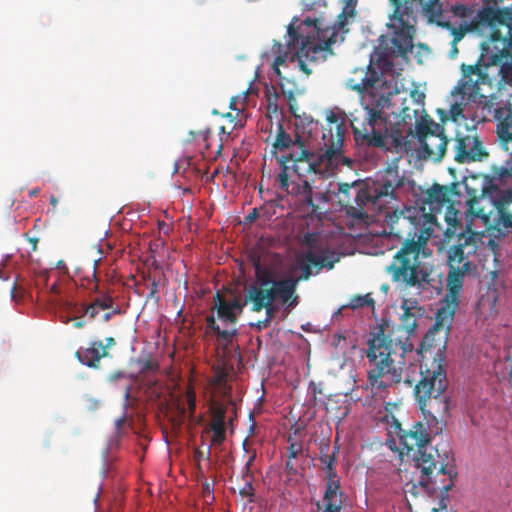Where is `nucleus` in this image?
Masks as SVG:
<instances>
[{
    "mask_svg": "<svg viewBox=\"0 0 512 512\" xmlns=\"http://www.w3.org/2000/svg\"><path fill=\"white\" fill-rule=\"evenodd\" d=\"M450 203V191L447 187L434 184L422 193L420 208L404 207L397 196V203L388 206L386 212L387 235L403 239L401 247L386 267V272L394 282L406 287L418 289L431 288L437 294L442 291V274L422 263L421 259L428 256L427 243L437 225V214Z\"/></svg>",
    "mask_w": 512,
    "mask_h": 512,
    "instance_id": "f257e3e1",
    "label": "nucleus"
},
{
    "mask_svg": "<svg viewBox=\"0 0 512 512\" xmlns=\"http://www.w3.org/2000/svg\"><path fill=\"white\" fill-rule=\"evenodd\" d=\"M326 126L322 135V152H315L308 147L296 134L292 138L279 122L276 126V137L272 142L273 155L277 151L289 150L287 154L277 158L281 166V172L277 175L278 186L287 194L296 196L305 206L317 211L318 206L313 201L312 183L310 174L320 178L334 176L341 167L353 169L355 161L344 155V123L334 112H329L326 117Z\"/></svg>",
    "mask_w": 512,
    "mask_h": 512,
    "instance_id": "f03ea898",
    "label": "nucleus"
},
{
    "mask_svg": "<svg viewBox=\"0 0 512 512\" xmlns=\"http://www.w3.org/2000/svg\"><path fill=\"white\" fill-rule=\"evenodd\" d=\"M367 69L359 70L363 74L359 80L350 78L346 83L348 88L361 94L360 109L352 112L350 119L354 138L358 143L382 150H390L389 143L396 153L408 154L409 138H415V132L409 129L404 135L399 129H390L389 118L394 115L406 124L418 110L411 114L407 98L401 97L396 89L392 90L370 65Z\"/></svg>",
    "mask_w": 512,
    "mask_h": 512,
    "instance_id": "7ed1b4c3",
    "label": "nucleus"
},
{
    "mask_svg": "<svg viewBox=\"0 0 512 512\" xmlns=\"http://www.w3.org/2000/svg\"><path fill=\"white\" fill-rule=\"evenodd\" d=\"M394 7L390 27L394 29L391 39V54L406 56L413 48L417 15L422 14L430 21L446 28L453 36L451 57L458 53L457 43L468 32H474L487 39L491 38L494 28L479 22V15L473 6L456 3L443 7L440 0H390Z\"/></svg>",
    "mask_w": 512,
    "mask_h": 512,
    "instance_id": "20e7f679",
    "label": "nucleus"
},
{
    "mask_svg": "<svg viewBox=\"0 0 512 512\" xmlns=\"http://www.w3.org/2000/svg\"><path fill=\"white\" fill-rule=\"evenodd\" d=\"M404 186V177L397 166H388L375 180H367L359 185L338 184V202L346 213L359 220H371L384 225L387 234L386 212L388 206L397 203V190Z\"/></svg>",
    "mask_w": 512,
    "mask_h": 512,
    "instance_id": "39448f33",
    "label": "nucleus"
},
{
    "mask_svg": "<svg viewBox=\"0 0 512 512\" xmlns=\"http://www.w3.org/2000/svg\"><path fill=\"white\" fill-rule=\"evenodd\" d=\"M482 54L473 65H461L462 78L452 91L475 98L482 85L512 87V28L494 29L481 44Z\"/></svg>",
    "mask_w": 512,
    "mask_h": 512,
    "instance_id": "423d86ee",
    "label": "nucleus"
},
{
    "mask_svg": "<svg viewBox=\"0 0 512 512\" xmlns=\"http://www.w3.org/2000/svg\"><path fill=\"white\" fill-rule=\"evenodd\" d=\"M338 30L335 27H324L319 19L306 18L299 27L290 24L288 27L287 51L281 53L282 45L273 47L279 54L273 62V70L281 76L279 67L289 58L306 75H310L319 60L325 61L332 54V46L337 42Z\"/></svg>",
    "mask_w": 512,
    "mask_h": 512,
    "instance_id": "0eeeda50",
    "label": "nucleus"
},
{
    "mask_svg": "<svg viewBox=\"0 0 512 512\" xmlns=\"http://www.w3.org/2000/svg\"><path fill=\"white\" fill-rule=\"evenodd\" d=\"M411 350L412 344L391 339L385 334V327L378 325L371 333L366 351L370 365L367 381L371 388L385 390L399 384L406 365L405 354Z\"/></svg>",
    "mask_w": 512,
    "mask_h": 512,
    "instance_id": "6e6552de",
    "label": "nucleus"
},
{
    "mask_svg": "<svg viewBox=\"0 0 512 512\" xmlns=\"http://www.w3.org/2000/svg\"><path fill=\"white\" fill-rule=\"evenodd\" d=\"M421 378L414 388V397L426 420L443 421L449 411L447 374L441 360L420 364Z\"/></svg>",
    "mask_w": 512,
    "mask_h": 512,
    "instance_id": "1a4fd4ad",
    "label": "nucleus"
},
{
    "mask_svg": "<svg viewBox=\"0 0 512 512\" xmlns=\"http://www.w3.org/2000/svg\"><path fill=\"white\" fill-rule=\"evenodd\" d=\"M409 456L416 473H419L418 483L427 494L433 495L437 491L447 494L453 487L457 471L454 458L448 451L441 454L438 449L427 446Z\"/></svg>",
    "mask_w": 512,
    "mask_h": 512,
    "instance_id": "9d476101",
    "label": "nucleus"
},
{
    "mask_svg": "<svg viewBox=\"0 0 512 512\" xmlns=\"http://www.w3.org/2000/svg\"><path fill=\"white\" fill-rule=\"evenodd\" d=\"M477 243V234L473 232H469L468 235L460 234L458 244L452 245L447 251L449 272L447 275L446 294L443 299L450 303L460 304L464 277L470 272L472 267L469 257L476 253Z\"/></svg>",
    "mask_w": 512,
    "mask_h": 512,
    "instance_id": "9b49d317",
    "label": "nucleus"
},
{
    "mask_svg": "<svg viewBox=\"0 0 512 512\" xmlns=\"http://www.w3.org/2000/svg\"><path fill=\"white\" fill-rule=\"evenodd\" d=\"M213 301L211 314L206 317L205 333L215 336L216 341L227 348L238 334L235 325L247 302L245 298L242 301L239 297L227 300L220 292L214 295Z\"/></svg>",
    "mask_w": 512,
    "mask_h": 512,
    "instance_id": "f8f14e48",
    "label": "nucleus"
},
{
    "mask_svg": "<svg viewBox=\"0 0 512 512\" xmlns=\"http://www.w3.org/2000/svg\"><path fill=\"white\" fill-rule=\"evenodd\" d=\"M459 305L443 299V306L436 313L434 325L425 334L419 346L418 354L421 355V363L441 360V364L444 365L448 333Z\"/></svg>",
    "mask_w": 512,
    "mask_h": 512,
    "instance_id": "ddd939ff",
    "label": "nucleus"
},
{
    "mask_svg": "<svg viewBox=\"0 0 512 512\" xmlns=\"http://www.w3.org/2000/svg\"><path fill=\"white\" fill-rule=\"evenodd\" d=\"M298 280L293 277L280 279L267 286H249L245 294L247 304H251V311L260 312L269 304L281 303L285 310L290 312L298 305V296L295 294Z\"/></svg>",
    "mask_w": 512,
    "mask_h": 512,
    "instance_id": "4468645a",
    "label": "nucleus"
},
{
    "mask_svg": "<svg viewBox=\"0 0 512 512\" xmlns=\"http://www.w3.org/2000/svg\"><path fill=\"white\" fill-rule=\"evenodd\" d=\"M415 138L419 143V156L440 162L445 156L449 139L444 133V127L431 117L424 116L415 125Z\"/></svg>",
    "mask_w": 512,
    "mask_h": 512,
    "instance_id": "2eb2a0df",
    "label": "nucleus"
},
{
    "mask_svg": "<svg viewBox=\"0 0 512 512\" xmlns=\"http://www.w3.org/2000/svg\"><path fill=\"white\" fill-rule=\"evenodd\" d=\"M452 152L454 161L459 164L483 161L489 156L476 129L467 130L466 133L457 131Z\"/></svg>",
    "mask_w": 512,
    "mask_h": 512,
    "instance_id": "dca6fc26",
    "label": "nucleus"
},
{
    "mask_svg": "<svg viewBox=\"0 0 512 512\" xmlns=\"http://www.w3.org/2000/svg\"><path fill=\"white\" fill-rule=\"evenodd\" d=\"M505 0H484L482 6L475 10L479 22L491 25L494 29L512 28V5L502 7Z\"/></svg>",
    "mask_w": 512,
    "mask_h": 512,
    "instance_id": "f3484780",
    "label": "nucleus"
},
{
    "mask_svg": "<svg viewBox=\"0 0 512 512\" xmlns=\"http://www.w3.org/2000/svg\"><path fill=\"white\" fill-rule=\"evenodd\" d=\"M399 441L406 449L407 454L410 455L415 450H421L429 446L431 436L423 423L415 422L408 431L401 430Z\"/></svg>",
    "mask_w": 512,
    "mask_h": 512,
    "instance_id": "a211bd4d",
    "label": "nucleus"
},
{
    "mask_svg": "<svg viewBox=\"0 0 512 512\" xmlns=\"http://www.w3.org/2000/svg\"><path fill=\"white\" fill-rule=\"evenodd\" d=\"M336 260H331L326 254L316 253L315 251H305L296 260V268L301 270V275L294 280H308L312 275L311 267L314 266L318 269L328 268L332 269Z\"/></svg>",
    "mask_w": 512,
    "mask_h": 512,
    "instance_id": "6ab92c4d",
    "label": "nucleus"
},
{
    "mask_svg": "<svg viewBox=\"0 0 512 512\" xmlns=\"http://www.w3.org/2000/svg\"><path fill=\"white\" fill-rule=\"evenodd\" d=\"M326 489L323 497L322 512H340L343 507L342 491L337 476L336 467L326 470Z\"/></svg>",
    "mask_w": 512,
    "mask_h": 512,
    "instance_id": "aec40b11",
    "label": "nucleus"
},
{
    "mask_svg": "<svg viewBox=\"0 0 512 512\" xmlns=\"http://www.w3.org/2000/svg\"><path fill=\"white\" fill-rule=\"evenodd\" d=\"M401 309L403 313L400 316V327L408 336H411L415 333L418 321L424 317L426 310L412 298H403Z\"/></svg>",
    "mask_w": 512,
    "mask_h": 512,
    "instance_id": "412c9836",
    "label": "nucleus"
},
{
    "mask_svg": "<svg viewBox=\"0 0 512 512\" xmlns=\"http://www.w3.org/2000/svg\"><path fill=\"white\" fill-rule=\"evenodd\" d=\"M108 355L102 341H93L88 348H80L75 352V357L80 363L91 368H97L102 358Z\"/></svg>",
    "mask_w": 512,
    "mask_h": 512,
    "instance_id": "4be33fe9",
    "label": "nucleus"
},
{
    "mask_svg": "<svg viewBox=\"0 0 512 512\" xmlns=\"http://www.w3.org/2000/svg\"><path fill=\"white\" fill-rule=\"evenodd\" d=\"M100 259L93 261V271L91 279L88 278V284H92V287H88L94 292L98 293V296L95 297L92 301L100 310H107L109 307L115 303L113 296L110 293H104L99 290V279L97 276V269L99 265Z\"/></svg>",
    "mask_w": 512,
    "mask_h": 512,
    "instance_id": "5701e85b",
    "label": "nucleus"
},
{
    "mask_svg": "<svg viewBox=\"0 0 512 512\" xmlns=\"http://www.w3.org/2000/svg\"><path fill=\"white\" fill-rule=\"evenodd\" d=\"M499 222L505 228H512V190L503 193L496 203Z\"/></svg>",
    "mask_w": 512,
    "mask_h": 512,
    "instance_id": "b1692460",
    "label": "nucleus"
},
{
    "mask_svg": "<svg viewBox=\"0 0 512 512\" xmlns=\"http://www.w3.org/2000/svg\"><path fill=\"white\" fill-rule=\"evenodd\" d=\"M499 141L505 150H509L512 146V111L508 110L505 117H503L497 124L496 129Z\"/></svg>",
    "mask_w": 512,
    "mask_h": 512,
    "instance_id": "393cba45",
    "label": "nucleus"
},
{
    "mask_svg": "<svg viewBox=\"0 0 512 512\" xmlns=\"http://www.w3.org/2000/svg\"><path fill=\"white\" fill-rule=\"evenodd\" d=\"M254 269L256 281L250 286H267L280 280L274 277L270 268L263 267L259 260L254 261Z\"/></svg>",
    "mask_w": 512,
    "mask_h": 512,
    "instance_id": "a878e982",
    "label": "nucleus"
},
{
    "mask_svg": "<svg viewBox=\"0 0 512 512\" xmlns=\"http://www.w3.org/2000/svg\"><path fill=\"white\" fill-rule=\"evenodd\" d=\"M210 429L226 428V408L222 404H213L211 406Z\"/></svg>",
    "mask_w": 512,
    "mask_h": 512,
    "instance_id": "bb28decb",
    "label": "nucleus"
},
{
    "mask_svg": "<svg viewBox=\"0 0 512 512\" xmlns=\"http://www.w3.org/2000/svg\"><path fill=\"white\" fill-rule=\"evenodd\" d=\"M330 449L329 444H325L320 448L319 460L323 464V469L333 470L337 463V454L339 453V447L335 446L332 454H328Z\"/></svg>",
    "mask_w": 512,
    "mask_h": 512,
    "instance_id": "cd10ccee",
    "label": "nucleus"
},
{
    "mask_svg": "<svg viewBox=\"0 0 512 512\" xmlns=\"http://www.w3.org/2000/svg\"><path fill=\"white\" fill-rule=\"evenodd\" d=\"M193 461L195 468L199 476H204V469L201 465V461H206L208 465H211V446H207L206 450L196 447L193 451Z\"/></svg>",
    "mask_w": 512,
    "mask_h": 512,
    "instance_id": "c85d7f7f",
    "label": "nucleus"
},
{
    "mask_svg": "<svg viewBox=\"0 0 512 512\" xmlns=\"http://www.w3.org/2000/svg\"><path fill=\"white\" fill-rule=\"evenodd\" d=\"M248 444H249V439L246 438L242 443V447H243L244 451L248 454V459H247V461L243 467V470H242V479L253 478L252 468H253L254 462L257 458V451L255 449L249 448Z\"/></svg>",
    "mask_w": 512,
    "mask_h": 512,
    "instance_id": "c756f323",
    "label": "nucleus"
},
{
    "mask_svg": "<svg viewBox=\"0 0 512 512\" xmlns=\"http://www.w3.org/2000/svg\"><path fill=\"white\" fill-rule=\"evenodd\" d=\"M348 306L353 310L365 306L374 308V299L371 297L370 293L365 295H356L350 299Z\"/></svg>",
    "mask_w": 512,
    "mask_h": 512,
    "instance_id": "7c9ffc66",
    "label": "nucleus"
},
{
    "mask_svg": "<svg viewBox=\"0 0 512 512\" xmlns=\"http://www.w3.org/2000/svg\"><path fill=\"white\" fill-rule=\"evenodd\" d=\"M318 238V235L315 233H306L303 237V244L307 247V251L325 254L324 250L319 247Z\"/></svg>",
    "mask_w": 512,
    "mask_h": 512,
    "instance_id": "2f4dec72",
    "label": "nucleus"
},
{
    "mask_svg": "<svg viewBox=\"0 0 512 512\" xmlns=\"http://www.w3.org/2000/svg\"><path fill=\"white\" fill-rule=\"evenodd\" d=\"M508 151L510 152V158L503 163L497 172L499 179L503 182L512 179V145L509 146Z\"/></svg>",
    "mask_w": 512,
    "mask_h": 512,
    "instance_id": "473e14b6",
    "label": "nucleus"
},
{
    "mask_svg": "<svg viewBox=\"0 0 512 512\" xmlns=\"http://www.w3.org/2000/svg\"><path fill=\"white\" fill-rule=\"evenodd\" d=\"M288 448H287V458L296 459L303 452V445L301 442L295 440L292 436L287 438Z\"/></svg>",
    "mask_w": 512,
    "mask_h": 512,
    "instance_id": "72a5a7b5",
    "label": "nucleus"
},
{
    "mask_svg": "<svg viewBox=\"0 0 512 512\" xmlns=\"http://www.w3.org/2000/svg\"><path fill=\"white\" fill-rule=\"evenodd\" d=\"M253 478L243 479L245 481L244 486L239 490V494L243 498H247L249 503L254 502L255 489L252 484Z\"/></svg>",
    "mask_w": 512,
    "mask_h": 512,
    "instance_id": "f704fd0d",
    "label": "nucleus"
},
{
    "mask_svg": "<svg viewBox=\"0 0 512 512\" xmlns=\"http://www.w3.org/2000/svg\"><path fill=\"white\" fill-rule=\"evenodd\" d=\"M83 314L88 316L90 320H94L100 312V309L95 305L93 301L89 304L82 305Z\"/></svg>",
    "mask_w": 512,
    "mask_h": 512,
    "instance_id": "c9c22d12",
    "label": "nucleus"
},
{
    "mask_svg": "<svg viewBox=\"0 0 512 512\" xmlns=\"http://www.w3.org/2000/svg\"><path fill=\"white\" fill-rule=\"evenodd\" d=\"M213 435L211 437V445H222L226 440V428L211 430Z\"/></svg>",
    "mask_w": 512,
    "mask_h": 512,
    "instance_id": "e433bc0d",
    "label": "nucleus"
},
{
    "mask_svg": "<svg viewBox=\"0 0 512 512\" xmlns=\"http://www.w3.org/2000/svg\"><path fill=\"white\" fill-rule=\"evenodd\" d=\"M186 402L188 405V410L190 412V415L193 416L196 410V395L193 389H189L186 392Z\"/></svg>",
    "mask_w": 512,
    "mask_h": 512,
    "instance_id": "4c0bfd02",
    "label": "nucleus"
},
{
    "mask_svg": "<svg viewBox=\"0 0 512 512\" xmlns=\"http://www.w3.org/2000/svg\"><path fill=\"white\" fill-rule=\"evenodd\" d=\"M108 311L103 314V321L108 322L110 321L114 316L122 314V309L120 306L115 302L112 307H109L107 309Z\"/></svg>",
    "mask_w": 512,
    "mask_h": 512,
    "instance_id": "58836bf2",
    "label": "nucleus"
},
{
    "mask_svg": "<svg viewBox=\"0 0 512 512\" xmlns=\"http://www.w3.org/2000/svg\"><path fill=\"white\" fill-rule=\"evenodd\" d=\"M263 309H265V319L269 320V322L271 323L278 310V306L276 304H269Z\"/></svg>",
    "mask_w": 512,
    "mask_h": 512,
    "instance_id": "ea45409f",
    "label": "nucleus"
},
{
    "mask_svg": "<svg viewBox=\"0 0 512 512\" xmlns=\"http://www.w3.org/2000/svg\"><path fill=\"white\" fill-rule=\"evenodd\" d=\"M288 105H289V111L295 117H298V114H297V110H298L297 100H296L295 96L292 93H290L289 96H288Z\"/></svg>",
    "mask_w": 512,
    "mask_h": 512,
    "instance_id": "a19ab883",
    "label": "nucleus"
},
{
    "mask_svg": "<svg viewBox=\"0 0 512 512\" xmlns=\"http://www.w3.org/2000/svg\"><path fill=\"white\" fill-rule=\"evenodd\" d=\"M144 279H147L151 282L150 293L148 295V298L151 299L154 297V295L158 291V282L156 281L155 278H151L150 274H147L146 276H144Z\"/></svg>",
    "mask_w": 512,
    "mask_h": 512,
    "instance_id": "79ce46f5",
    "label": "nucleus"
},
{
    "mask_svg": "<svg viewBox=\"0 0 512 512\" xmlns=\"http://www.w3.org/2000/svg\"><path fill=\"white\" fill-rule=\"evenodd\" d=\"M142 369L144 371H155L158 369V364L152 360H146L143 363Z\"/></svg>",
    "mask_w": 512,
    "mask_h": 512,
    "instance_id": "37998d69",
    "label": "nucleus"
},
{
    "mask_svg": "<svg viewBox=\"0 0 512 512\" xmlns=\"http://www.w3.org/2000/svg\"><path fill=\"white\" fill-rule=\"evenodd\" d=\"M285 470L288 474H291V475L297 474V469L295 468L294 464L292 463V459L287 458V461L285 463Z\"/></svg>",
    "mask_w": 512,
    "mask_h": 512,
    "instance_id": "c03bdc74",
    "label": "nucleus"
},
{
    "mask_svg": "<svg viewBox=\"0 0 512 512\" xmlns=\"http://www.w3.org/2000/svg\"><path fill=\"white\" fill-rule=\"evenodd\" d=\"M126 421H127V416L125 413H123L121 417H119L118 419L115 420V426H116L117 431H120L122 429V427L125 425Z\"/></svg>",
    "mask_w": 512,
    "mask_h": 512,
    "instance_id": "a18cd8bd",
    "label": "nucleus"
},
{
    "mask_svg": "<svg viewBox=\"0 0 512 512\" xmlns=\"http://www.w3.org/2000/svg\"><path fill=\"white\" fill-rule=\"evenodd\" d=\"M270 322L269 320L267 319H263V320H259L257 323H256V328L261 331L265 328H267L269 326Z\"/></svg>",
    "mask_w": 512,
    "mask_h": 512,
    "instance_id": "49530a36",
    "label": "nucleus"
},
{
    "mask_svg": "<svg viewBox=\"0 0 512 512\" xmlns=\"http://www.w3.org/2000/svg\"><path fill=\"white\" fill-rule=\"evenodd\" d=\"M29 242L32 244V251H36L37 250V243L39 241L38 238L36 237H32V238H28Z\"/></svg>",
    "mask_w": 512,
    "mask_h": 512,
    "instance_id": "de8ad7c7",
    "label": "nucleus"
},
{
    "mask_svg": "<svg viewBox=\"0 0 512 512\" xmlns=\"http://www.w3.org/2000/svg\"><path fill=\"white\" fill-rule=\"evenodd\" d=\"M236 104H237V97H232L230 100V103H229V107H230V109L236 110L239 112V109L236 107Z\"/></svg>",
    "mask_w": 512,
    "mask_h": 512,
    "instance_id": "09e8293b",
    "label": "nucleus"
},
{
    "mask_svg": "<svg viewBox=\"0 0 512 512\" xmlns=\"http://www.w3.org/2000/svg\"><path fill=\"white\" fill-rule=\"evenodd\" d=\"M85 324H86V323H85V321L80 320V319H77V320L74 322L73 326H74L75 328H77V329H81V328H83V327L85 326Z\"/></svg>",
    "mask_w": 512,
    "mask_h": 512,
    "instance_id": "8fccbe9b",
    "label": "nucleus"
},
{
    "mask_svg": "<svg viewBox=\"0 0 512 512\" xmlns=\"http://www.w3.org/2000/svg\"><path fill=\"white\" fill-rule=\"evenodd\" d=\"M106 343L107 344H106L105 347L107 349L108 347L115 345V339L113 337H107L106 338Z\"/></svg>",
    "mask_w": 512,
    "mask_h": 512,
    "instance_id": "3c124183",
    "label": "nucleus"
},
{
    "mask_svg": "<svg viewBox=\"0 0 512 512\" xmlns=\"http://www.w3.org/2000/svg\"><path fill=\"white\" fill-rule=\"evenodd\" d=\"M39 192H40L39 188H34L29 191V197L30 198L36 197L39 194Z\"/></svg>",
    "mask_w": 512,
    "mask_h": 512,
    "instance_id": "603ef678",
    "label": "nucleus"
},
{
    "mask_svg": "<svg viewBox=\"0 0 512 512\" xmlns=\"http://www.w3.org/2000/svg\"><path fill=\"white\" fill-rule=\"evenodd\" d=\"M49 201H50V204L55 209L57 206V203H58V199L54 195H51Z\"/></svg>",
    "mask_w": 512,
    "mask_h": 512,
    "instance_id": "864d4df0",
    "label": "nucleus"
},
{
    "mask_svg": "<svg viewBox=\"0 0 512 512\" xmlns=\"http://www.w3.org/2000/svg\"><path fill=\"white\" fill-rule=\"evenodd\" d=\"M445 220L448 222L449 225L451 226H456L457 224H460V221H458L457 219H453V223L451 222V219L446 216L445 217Z\"/></svg>",
    "mask_w": 512,
    "mask_h": 512,
    "instance_id": "5fc2aeb1",
    "label": "nucleus"
},
{
    "mask_svg": "<svg viewBox=\"0 0 512 512\" xmlns=\"http://www.w3.org/2000/svg\"><path fill=\"white\" fill-rule=\"evenodd\" d=\"M16 290H17V285H16V283H14L13 287L11 289V296H12V298L16 297V295H15L16 294Z\"/></svg>",
    "mask_w": 512,
    "mask_h": 512,
    "instance_id": "6e6d98bb",
    "label": "nucleus"
},
{
    "mask_svg": "<svg viewBox=\"0 0 512 512\" xmlns=\"http://www.w3.org/2000/svg\"><path fill=\"white\" fill-rule=\"evenodd\" d=\"M257 216V212L256 210L253 211V213H251L249 216H248V220L252 221L256 218Z\"/></svg>",
    "mask_w": 512,
    "mask_h": 512,
    "instance_id": "4d7b16f0",
    "label": "nucleus"
},
{
    "mask_svg": "<svg viewBox=\"0 0 512 512\" xmlns=\"http://www.w3.org/2000/svg\"><path fill=\"white\" fill-rule=\"evenodd\" d=\"M223 116L226 118H229L231 122H233L234 119L236 118V117H233V115L231 113H226Z\"/></svg>",
    "mask_w": 512,
    "mask_h": 512,
    "instance_id": "13d9d810",
    "label": "nucleus"
},
{
    "mask_svg": "<svg viewBox=\"0 0 512 512\" xmlns=\"http://www.w3.org/2000/svg\"><path fill=\"white\" fill-rule=\"evenodd\" d=\"M204 488H205L206 491L209 492L210 491V484L208 482H205L204 483Z\"/></svg>",
    "mask_w": 512,
    "mask_h": 512,
    "instance_id": "bf43d9fd",
    "label": "nucleus"
},
{
    "mask_svg": "<svg viewBox=\"0 0 512 512\" xmlns=\"http://www.w3.org/2000/svg\"><path fill=\"white\" fill-rule=\"evenodd\" d=\"M313 393L316 394V393H321V390H318V388H316V386L314 385L313 387Z\"/></svg>",
    "mask_w": 512,
    "mask_h": 512,
    "instance_id": "052dcab7",
    "label": "nucleus"
},
{
    "mask_svg": "<svg viewBox=\"0 0 512 512\" xmlns=\"http://www.w3.org/2000/svg\"><path fill=\"white\" fill-rule=\"evenodd\" d=\"M220 131H221L222 133H226L225 127H224V126H221V127H220ZM229 133H230V132H227V134H229Z\"/></svg>",
    "mask_w": 512,
    "mask_h": 512,
    "instance_id": "680f3d73",
    "label": "nucleus"
},
{
    "mask_svg": "<svg viewBox=\"0 0 512 512\" xmlns=\"http://www.w3.org/2000/svg\"><path fill=\"white\" fill-rule=\"evenodd\" d=\"M185 412H186V409H185L184 407L180 408V413H181L182 415H184V414H185Z\"/></svg>",
    "mask_w": 512,
    "mask_h": 512,
    "instance_id": "e2e57ef3",
    "label": "nucleus"
},
{
    "mask_svg": "<svg viewBox=\"0 0 512 512\" xmlns=\"http://www.w3.org/2000/svg\"><path fill=\"white\" fill-rule=\"evenodd\" d=\"M191 192V189L190 188H185L184 189V193H190Z\"/></svg>",
    "mask_w": 512,
    "mask_h": 512,
    "instance_id": "0e129e2a",
    "label": "nucleus"
},
{
    "mask_svg": "<svg viewBox=\"0 0 512 512\" xmlns=\"http://www.w3.org/2000/svg\"><path fill=\"white\" fill-rule=\"evenodd\" d=\"M51 290L56 292V285L55 284L51 287Z\"/></svg>",
    "mask_w": 512,
    "mask_h": 512,
    "instance_id": "69168bd1",
    "label": "nucleus"
},
{
    "mask_svg": "<svg viewBox=\"0 0 512 512\" xmlns=\"http://www.w3.org/2000/svg\"><path fill=\"white\" fill-rule=\"evenodd\" d=\"M125 397H126V399L129 397V391L128 390L125 393Z\"/></svg>",
    "mask_w": 512,
    "mask_h": 512,
    "instance_id": "338daca9",
    "label": "nucleus"
},
{
    "mask_svg": "<svg viewBox=\"0 0 512 512\" xmlns=\"http://www.w3.org/2000/svg\"><path fill=\"white\" fill-rule=\"evenodd\" d=\"M317 508H318V509H321V505H320V503H319V502L317 503Z\"/></svg>",
    "mask_w": 512,
    "mask_h": 512,
    "instance_id": "774afa93",
    "label": "nucleus"
}]
</instances>
